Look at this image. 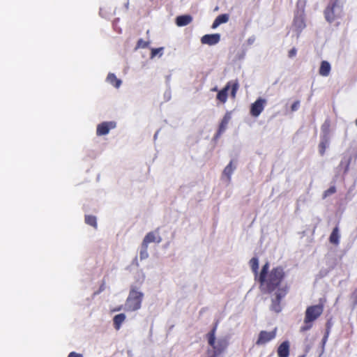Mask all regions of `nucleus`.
Listing matches in <instances>:
<instances>
[{"instance_id": "nucleus-9", "label": "nucleus", "mask_w": 357, "mask_h": 357, "mask_svg": "<svg viewBox=\"0 0 357 357\" xmlns=\"http://www.w3.org/2000/svg\"><path fill=\"white\" fill-rule=\"evenodd\" d=\"M277 328H274L272 331H261L259 334L258 339L256 342L257 345H263L267 342L273 340L276 337Z\"/></svg>"}, {"instance_id": "nucleus-19", "label": "nucleus", "mask_w": 357, "mask_h": 357, "mask_svg": "<svg viewBox=\"0 0 357 357\" xmlns=\"http://www.w3.org/2000/svg\"><path fill=\"white\" fill-rule=\"evenodd\" d=\"M235 169H236V166L233 165L232 161H230L229 163L224 169L222 175H223V176L227 177V181L228 183L230 182L231 175Z\"/></svg>"}, {"instance_id": "nucleus-40", "label": "nucleus", "mask_w": 357, "mask_h": 357, "mask_svg": "<svg viewBox=\"0 0 357 357\" xmlns=\"http://www.w3.org/2000/svg\"><path fill=\"white\" fill-rule=\"evenodd\" d=\"M224 132H220V130L218 129L216 134L214 136V139H218L220 136Z\"/></svg>"}, {"instance_id": "nucleus-29", "label": "nucleus", "mask_w": 357, "mask_h": 357, "mask_svg": "<svg viewBox=\"0 0 357 357\" xmlns=\"http://www.w3.org/2000/svg\"><path fill=\"white\" fill-rule=\"evenodd\" d=\"M313 321H307L306 317L304 318V325L301 326V331L305 332L309 331L312 327Z\"/></svg>"}, {"instance_id": "nucleus-22", "label": "nucleus", "mask_w": 357, "mask_h": 357, "mask_svg": "<svg viewBox=\"0 0 357 357\" xmlns=\"http://www.w3.org/2000/svg\"><path fill=\"white\" fill-rule=\"evenodd\" d=\"M231 114L229 112H227L225 116H223L220 125L218 129L220 130V132H225L227 128V125L231 120Z\"/></svg>"}, {"instance_id": "nucleus-4", "label": "nucleus", "mask_w": 357, "mask_h": 357, "mask_svg": "<svg viewBox=\"0 0 357 357\" xmlns=\"http://www.w3.org/2000/svg\"><path fill=\"white\" fill-rule=\"evenodd\" d=\"M324 304L321 300L317 305H310L307 307L305 313V317L307 321H314L323 312Z\"/></svg>"}, {"instance_id": "nucleus-2", "label": "nucleus", "mask_w": 357, "mask_h": 357, "mask_svg": "<svg viewBox=\"0 0 357 357\" xmlns=\"http://www.w3.org/2000/svg\"><path fill=\"white\" fill-rule=\"evenodd\" d=\"M343 15V5L340 0H330L324 10L326 20L329 23H332L342 18Z\"/></svg>"}, {"instance_id": "nucleus-14", "label": "nucleus", "mask_w": 357, "mask_h": 357, "mask_svg": "<svg viewBox=\"0 0 357 357\" xmlns=\"http://www.w3.org/2000/svg\"><path fill=\"white\" fill-rule=\"evenodd\" d=\"M351 160L352 155L349 153H346L342 157L339 167L344 168V173H347L348 172Z\"/></svg>"}, {"instance_id": "nucleus-38", "label": "nucleus", "mask_w": 357, "mask_h": 357, "mask_svg": "<svg viewBox=\"0 0 357 357\" xmlns=\"http://www.w3.org/2000/svg\"><path fill=\"white\" fill-rule=\"evenodd\" d=\"M328 337V331H326L325 335L322 339L323 344H325Z\"/></svg>"}, {"instance_id": "nucleus-7", "label": "nucleus", "mask_w": 357, "mask_h": 357, "mask_svg": "<svg viewBox=\"0 0 357 357\" xmlns=\"http://www.w3.org/2000/svg\"><path fill=\"white\" fill-rule=\"evenodd\" d=\"M287 291L283 289H278L275 294V297L272 298L271 310L278 313L282 310L280 305L281 300L286 296Z\"/></svg>"}, {"instance_id": "nucleus-33", "label": "nucleus", "mask_w": 357, "mask_h": 357, "mask_svg": "<svg viewBox=\"0 0 357 357\" xmlns=\"http://www.w3.org/2000/svg\"><path fill=\"white\" fill-rule=\"evenodd\" d=\"M297 50L295 47H293L289 51L288 56L289 58H293L296 55Z\"/></svg>"}, {"instance_id": "nucleus-13", "label": "nucleus", "mask_w": 357, "mask_h": 357, "mask_svg": "<svg viewBox=\"0 0 357 357\" xmlns=\"http://www.w3.org/2000/svg\"><path fill=\"white\" fill-rule=\"evenodd\" d=\"M162 241V238L159 235H156L155 232L150 231L146 234L142 243L148 245L150 243L155 242L160 243Z\"/></svg>"}, {"instance_id": "nucleus-44", "label": "nucleus", "mask_w": 357, "mask_h": 357, "mask_svg": "<svg viewBox=\"0 0 357 357\" xmlns=\"http://www.w3.org/2000/svg\"><path fill=\"white\" fill-rule=\"evenodd\" d=\"M159 132H160V129H159V130H158L155 132V133L154 134V135H153V140H154V141H155V140L157 139Z\"/></svg>"}, {"instance_id": "nucleus-3", "label": "nucleus", "mask_w": 357, "mask_h": 357, "mask_svg": "<svg viewBox=\"0 0 357 357\" xmlns=\"http://www.w3.org/2000/svg\"><path fill=\"white\" fill-rule=\"evenodd\" d=\"M144 294L138 291L135 287H131L128 296L124 305V310L133 312L141 308Z\"/></svg>"}, {"instance_id": "nucleus-25", "label": "nucleus", "mask_w": 357, "mask_h": 357, "mask_svg": "<svg viewBox=\"0 0 357 357\" xmlns=\"http://www.w3.org/2000/svg\"><path fill=\"white\" fill-rule=\"evenodd\" d=\"M139 257L141 260L146 259L149 257L148 253V245L142 243L140 252H139Z\"/></svg>"}, {"instance_id": "nucleus-28", "label": "nucleus", "mask_w": 357, "mask_h": 357, "mask_svg": "<svg viewBox=\"0 0 357 357\" xmlns=\"http://www.w3.org/2000/svg\"><path fill=\"white\" fill-rule=\"evenodd\" d=\"M150 44V41H145L142 38H139L138 40H137V45H136V47L135 48V50H138V49H144V48H146L149 47Z\"/></svg>"}, {"instance_id": "nucleus-30", "label": "nucleus", "mask_w": 357, "mask_h": 357, "mask_svg": "<svg viewBox=\"0 0 357 357\" xmlns=\"http://www.w3.org/2000/svg\"><path fill=\"white\" fill-rule=\"evenodd\" d=\"M229 16L228 14H222V15H218L217 17H216V20L220 22V24H223V23H226L228 22L229 20Z\"/></svg>"}, {"instance_id": "nucleus-31", "label": "nucleus", "mask_w": 357, "mask_h": 357, "mask_svg": "<svg viewBox=\"0 0 357 357\" xmlns=\"http://www.w3.org/2000/svg\"><path fill=\"white\" fill-rule=\"evenodd\" d=\"M336 192V188L335 186L330 187L328 190L324 191V198L327 197L328 196H330L332 194H334Z\"/></svg>"}, {"instance_id": "nucleus-47", "label": "nucleus", "mask_w": 357, "mask_h": 357, "mask_svg": "<svg viewBox=\"0 0 357 357\" xmlns=\"http://www.w3.org/2000/svg\"><path fill=\"white\" fill-rule=\"evenodd\" d=\"M298 357H305V355L299 356Z\"/></svg>"}, {"instance_id": "nucleus-27", "label": "nucleus", "mask_w": 357, "mask_h": 357, "mask_svg": "<svg viewBox=\"0 0 357 357\" xmlns=\"http://www.w3.org/2000/svg\"><path fill=\"white\" fill-rule=\"evenodd\" d=\"M250 265L252 271L257 275L259 269V259L257 257H252L250 261Z\"/></svg>"}, {"instance_id": "nucleus-17", "label": "nucleus", "mask_w": 357, "mask_h": 357, "mask_svg": "<svg viewBox=\"0 0 357 357\" xmlns=\"http://www.w3.org/2000/svg\"><path fill=\"white\" fill-rule=\"evenodd\" d=\"M192 20V17L189 15L178 16L176 19V24L178 26H184L189 24Z\"/></svg>"}, {"instance_id": "nucleus-15", "label": "nucleus", "mask_w": 357, "mask_h": 357, "mask_svg": "<svg viewBox=\"0 0 357 357\" xmlns=\"http://www.w3.org/2000/svg\"><path fill=\"white\" fill-rule=\"evenodd\" d=\"M330 144V137H321L320 142L319 144V152L321 155H324L326 149L329 146Z\"/></svg>"}, {"instance_id": "nucleus-43", "label": "nucleus", "mask_w": 357, "mask_h": 357, "mask_svg": "<svg viewBox=\"0 0 357 357\" xmlns=\"http://www.w3.org/2000/svg\"><path fill=\"white\" fill-rule=\"evenodd\" d=\"M119 21V18H116L114 22H113V26L114 27V29H116V26L118 24V22Z\"/></svg>"}, {"instance_id": "nucleus-11", "label": "nucleus", "mask_w": 357, "mask_h": 357, "mask_svg": "<svg viewBox=\"0 0 357 357\" xmlns=\"http://www.w3.org/2000/svg\"><path fill=\"white\" fill-rule=\"evenodd\" d=\"M220 33L206 34L203 36L201 38V42L202 44H206L208 45H215L218 44L220 42Z\"/></svg>"}, {"instance_id": "nucleus-34", "label": "nucleus", "mask_w": 357, "mask_h": 357, "mask_svg": "<svg viewBox=\"0 0 357 357\" xmlns=\"http://www.w3.org/2000/svg\"><path fill=\"white\" fill-rule=\"evenodd\" d=\"M105 289V284L102 282V284L100 286L99 289L97 291L93 293V296H96L103 291Z\"/></svg>"}, {"instance_id": "nucleus-10", "label": "nucleus", "mask_w": 357, "mask_h": 357, "mask_svg": "<svg viewBox=\"0 0 357 357\" xmlns=\"http://www.w3.org/2000/svg\"><path fill=\"white\" fill-rule=\"evenodd\" d=\"M303 13V10L301 13L298 12L294 19L293 26L297 32L298 36L306 26Z\"/></svg>"}, {"instance_id": "nucleus-5", "label": "nucleus", "mask_w": 357, "mask_h": 357, "mask_svg": "<svg viewBox=\"0 0 357 357\" xmlns=\"http://www.w3.org/2000/svg\"><path fill=\"white\" fill-rule=\"evenodd\" d=\"M230 87H231V82H228L222 90L218 91V93L217 94V99L220 102H221L222 103L226 102V101L227 100V96H228V91L229 90ZM238 89V83L237 81H236L235 82H234L231 84V96L235 97Z\"/></svg>"}, {"instance_id": "nucleus-46", "label": "nucleus", "mask_w": 357, "mask_h": 357, "mask_svg": "<svg viewBox=\"0 0 357 357\" xmlns=\"http://www.w3.org/2000/svg\"><path fill=\"white\" fill-rule=\"evenodd\" d=\"M212 91H218L217 87H214V88L212 89Z\"/></svg>"}, {"instance_id": "nucleus-24", "label": "nucleus", "mask_w": 357, "mask_h": 357, "mask_svg": "<svg viewBox=\"0 0 357 357\" xmlns=\"http://www.w3.org/2000/svg\"><path fill=\"white\" fill-rule=\"evenodd\" d=\"M165 48L163 47H160L158 48H151V52L150 55V58L151 59H154L155 56H158L160 58L164 54Z\"/></svg>"}, {"instance_id": "nucleus-45", "label": "nucleus", "mask_w": 357, "mask_h": 357, "mask_svg": "<svg viewBox=\"0 0 357 357\" xmlns=\"http://www.w3.org/2000/svg\"><path fill=\"white\" fill-rule=\"evenodd\" d=\"M128 6H129V2L128 1V2H126V3H125V7H126V9H128Z\"/></svg>"}, {"instance_id": "nucleus-48", "label": "nucleus", "mask_w": 357, "mask_h": 357, "mask_svg": "<svg viewBox=\"0 0 357 357\" xmlns=\"http://www.w3.org/2000/svg\"><path fill=\"white\" fill-rule=\"evenodd\" d=\"M356 126H357V119H356Z\"/></svg>"}, {"instance_id": "nucleus-18", "label": "nucleus", "mask_w": 357, "mask_h": 357, "mask_svg": "<svg viewBox=\"0 0 357 357\" xmlns=\"http://www.w3.org/2000/svg\"><path fill=\"white\" fill-rule=\"evenodd\" d=\"M106 81L116 89H119L122 84V81L112 73L107 75Z\"/></svg>"}, {"instance_id": "nucleus-36", "label": "nucleus", "mask_w": 357, "mask_h": 357, "mask_svg": "<svg viewBox=\"0 0 357 357\" xmlns=\"http://www.w3.org/2000/svg\"><path fill=\"white\" fill-rule=\"evenodd\" d=\"M255 40V36H251L250 37L248 40H247V43L249 45H251L254 43Z\"/></svg>"}, {"instance_id": "nucleus-12", "label": "nucleus", "mask_w": 357, "mask_h": 357, "mask_svg": "<svg viewBox=\"0 0 357 357\" xmlns=\"http://www.w3.org/2000/svg\"><path fill=\"white\" fill-rule=\"evenodd\" d=\"M290 351V343L288 340L282 342L277 350L278 357H289Z\"/></svg>"}, {"instance_id": "nucleus-8", "label": "nucleus", "mask_w": 357, "mask_h": 357, "mask_svg": "<svg viewBox=\"0 0 357 357\" xmlns=\"http://www.w3.org/2000/svg\"><path fill=\"white\" fill-rule=\"evenodd\" d=\"M266 100L262 98H257L250 106V114L254 117H257L264 109L266 104Z\"/></svg>"}, {"instance_id": "nucleus-21", "label": "nucleus", "mask_w": 357, "mask_h": 357, "mask_svg": "<svg viewBox=\"0 0 357 357\" xmlns=\"http://www.w3.org/2000/svg\"><path fill=\"white\" fill-rule=\"evenodd\" d=\"M126 316L123 313L116 314L114 317L113 322L116 330H119L121 328L122 324L126 320Z\"/></svg>"}, {"instance_id": "nucleus-37", "label": "nucleus", "mask_w": 357, "mask_h": 357, "mask_svg": "<svg viewBox=\"0 0 357 357\" xmlns=\"http://www.w3.org/2000/svg\"><path fill=\"white\" fill-rule=\"evenodd\" d=\"M100 15L102 17H104V18L108 17L107 14L106 13V12L104 11L103 8L100 9Z\"/></svg>"}, {"instance_id": "nucleus-41", "label": "nucleus", "mask_w": 357, "mask_h": 357, "mask_svg": "<svg viewBox=\"0 0 357 357\" xmlns=\"http://www.w3.org/2000/svg\"><path fill=\"white\" fill-rule=\"evenodd\" d=\"M352 297L354 300V303L357 304V289L353 292Z\"/></svg>"}, {"instance_id": "nucleus-23", "label": "nucleus", "mask_w": 357, "mask_h": 357, "mask_svg": "<svg viewBox=\"0 0 357 357\" xmlns=\"http://www.w3.org/2000/svg\"><path fill=\"white\" fill-rule=\"evenodd\" d=\"M330 120L326 119L321 127V137H330Z\"/></svg>"}, {"instance_id": "nucleus-32", "label": "nucleus", "mask_w": 357, "mask_h": 357, "mask_svg": "<svg viewBox=\"0 0 357 357\" xmlns=\"http://www.w3.org/2000/svg\"><path fill=\"white\" fill-rule=\"evenodd\" d=\"M301 102L299 100H296L291 106V110L292 112L297 111L300 107Z\"/></svg>"}, {"instance_id": "nucleus-1", "label": "nucleus", "mask_w": 357, "mask_h": 357, "mask_svg": "<svg viewBox=\"0 0 357 357\" xmlns=\"http://www.w3.org/2000/svg\"><path fill=\"white\" fill-rule=\"evenodd\" d=\"M269 264L266 262L261 270L259 282L262 291L265 293H271L281 283L284 277V269L278 266L273 268L269 273Z\"/></svg>"}, {"instance_id": "nucleus-20", "label": "nucleus", "mask_w": 357, "mask_h": 357, "mask_svg": "<svg viewBox=\"0 0 357 357\" xmlns=\"http://www.w3.org/2000/svg\"><path fill=\"white\" fill-rule=\"evenodd\" d=\"M331 66L329 62L326 61H322L319 68V74L321 76L327 77L331 72Z\"/></svg>"}, {"instance_id": "nucleus-39", "label": "nucleus", "mask_w": 357, "mask_h": 357, "mask_svg": "<svg viewBox=\"0 0 357 357\" xmlns=\"http://www.w3.org/2000/svg\"><path fill=\"white\" fill-rule=\"evenodd\" d=\"M220 24V22L215 18V20L213 22L212 28L213 29H216Z\"/></svg>"}, {"instance_id": "nucleus-16", "label": "nucleus", "mask_w": 357, "mask_h": 357, "mask_svg": "<svg viewBox=\"0 0 357 357\" xmlns=\"http://www.w3.org/2000/svg\"><path fill=\"white\" fill-rule=\"evenodd\" d=\"M340 234L339 227H338V226H336L333 228V229L330 235L329 241L332 244L338 245L340 244Z\"/></svg>"}, {"instance_id": "nucleus-42", "label": "nucleus", "mask_w": 357, "mask_h": 357, "mask_svg": "<svg viewBox=\"0 0 357 357\" xmlns=\"http://www.w3.org/2000/svg\"><path fill=\"white\" fill-rule=\"evenodd\" d=\"M331 328V324L330 321H328V322L326 323V331H328V334L330 333Z\"/></svg>"}, {"instance_id": "nucleus-35", "label": "nucleus", "mask_w": 357, "mask_h": 357, "mask_svg": "<svg viewBox=\"0 0 357 357\" xmlns=\"http://www.w3.org/2000/svg\"><path fill=\"white\" fill-rule=\"evenodd\" d=\"M68 357H83V355L75 351H72L69 353Z\"/></svg>"}, {"instance_id": "nucleus-6", "label": "nucleus", "mask_w": 357, "mask_h": 357, "mask_svg": "<svg viewBox=\"0 0 357 357\" xmlns=\"http://www.w3.org/2000/svg\"><path fill=\"white\" fill-rule=\"evenodd\" d=\"M117 123L114 121H103L97 125L96 135L103 136L109 134V131L116 128Z\"/></svg>"}, {"instance_id": "nucleus-26", "label": "nucleus", "mask_w": 357, "mask_h": 357, "mask_svg": "<svg viewBox=\"0 0 357 357\" xmlns=\"http://www.w3.org/2000/svg\"><path fill=\"white\" fill-rule=\"evenodd\" d=\"M85 222L87 225H89L94 228L97 227V220H96V217L94 215H86L85 216Z\"/></svg>"}]
</instances>
